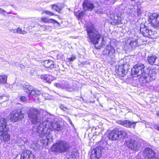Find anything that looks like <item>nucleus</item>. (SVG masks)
I'll list each match as a JSON object with an SVG mask.
<instances>
[{"label": "nucleus", "instance_id": "1", "mask_svg": "<svg viewBox=\"0 0 159 159\" xmlns=\"http://www.w3.org/2000/svg\"><path fill=\"white\" fill-rule=\"evenodd\" d=\"M131 75L133 77L141 76L139 79V82L145 84L154 80L156 74L154 70L149 71L148 67H145L143 64L138 63L135 65L131 69Z\"/></svg>", "mask_w": 159, "mask_h": 159}, {"label": "nucleus", "instance_id": "2", "mask_svg": "<svg viewBox=\"0 0 159 159\" xmlns=\"http://www.w3.org/2000/svg\"><path fill=\"white\" fill-rule=\"evenodd\" d=\"M28 116L32 123L34 125L39 122H40V124L44 122V121H46L48 117L50 116L46 111H39L34 108L29 110Z\"/></svg>", "mask_w": 159, "mask_h": 159}, {"label": "nucleus", "instance_id": "3", "mask_svg": "<svg viewBox=\"0 0 159 159\" xmlns=\"http://www.w3.org/2000/svg\"><path fill=\"white\" fill-rule=\"evenodd\" d=\"M61 126L58 123L53 124L52 120L49 117H48L46 121L39 124L38 126V131L40 133H43L44 130H47L48 129H51V132L53 129L59 131L61 129Z\"/></svg>", "mask_w": 159, "mask_h": 159}, {"label": "nucleus", "instance_id": "4", "mask_svg": "<svg viewBox=\"0 0 159 159\" xmlns=\"http://www.w3.org/2000/svg\"><path fill=\"white\" fill-rule=\"evenodd\" d=\"M86 30L88 37L92 43L93 44H97L99 42L101 34L91 23L88 24L87 25Z\"/></svg>", "mask_w": 159, "mask_h": 159}, {"label": "nucleus", "instance_id": "5", "mask_svg": "<svg viewBox=\"0 0 159 159\" xmlns=\"http://www.w3.org/2000/svg\"><path fill=\"white\" fill-rule=\"evenodd\" d=\"M115 49L110 44L106 47L103 53V58L105 61L112 63L115 60Z\"/></svg>", "mask_w": 159, "mask_h": 159}, {"label": "nucleus", "instance_id": "6", "mask_svg": "<svg viewBox=\"0 0 159 159\" xmlns=\"http://www.w3.org/2000/svg\"><path fill=\"white\" fill-rule=\"evenodd\" d=\"M127 135V134L125 131H120L118 129H115L109 132L108 137L110 140L115 141L123 139Z\"/></svg>", "mask_w": 159, "mask_h": 159}, {"label": "nucleus", "instance_id": "7", "mask_svg": "<svg viewBox=\"0 0 159 159\" xmlns=\"http://www.w3.org/2000/svg\"><path fill=\"white\" fill-rule=\"evenodd\" d=\"M38 126L36 128H34L33 129V131H35L38 133L41 136L40 140L43 144L48 145L49 143L52 142V135L51 134V129H48L47 130H44V133L43 134L40 133L38 131Z\"/></svg>", "mask_w": 159, "mask_h": 159}, {"label": "nucleus", "instance_id": "8", "mask_svg": "<svg viewBox=\"0 0 159 159\" xmlns=\"http://www.w3.org/2000/svg\"><path fill=\"white\" fill-rule=\"evenodd\" d=\"M70 148V144L64 141H61L57 143L52 147L53 151L60 153L67 151Z\"/></svg>", "mask_w": 159, "mask_h": 159}, {"label": "nucleus", "instance_id": "9", "mask_svg": "<svg viewBox=\"0 0 159 159\" xmlns=\"http://www.w3.org/2000/svg\"><path fill=\"white\" fill-rule=\"evenodd\" d=\"M24 91L27 93L29 97H36L40 94V92L29 84H24L22 86Z\"/></svg>", "mask_w": 159, "mask_h": 159}, {"label": "nucleus", "instance_id": "10", "mask_svg": "<svg viewBox=\"0 0 159 159\" xmlns=\"http://www.w3.org/2000/svg\"><path fill=\"white\" fill-rule=\"evenodd\" d=\"M127 146L131 150L138 151L140 150L141 143L139 140L134 139H129L126 141Z\"/></svg>", "mask_w": 159, "mask_h": 159}, {"label": "nucleus", "instance_id": "11", "mask_svg": "<svg viewBox=\"0 0 159 159\" xmlns=\"http://www.w3.org/2000/svg\"><path fill=\"white\" fill-rule=\"evenodd\" d=\"M21 109H18L12 111L10 114L9 117L12 122H16L21 120L24 117V115L22 113Z\"/></svg>", "mask_w": 159, "mask_h": 159}, {"label": "nucleus", "instance_id": "12", "mask_svg": "<svg viewBox=\"0 0 159 159\" xmlns=\"http://www.w3.org/2000/svg\"><path fill=\"white\" fill-rule=\"evenodd\" d=\"M148 23L154 28H159V16L157 13L150 15L148 20Z\"/></svg>", "mask_w": 159, "mask_h": 159}, {"label": "nucleus", "instance_id": "13", "mask_svg": "<svg viewBox=\"0 0 159 159\" xmlns=\"http://www.w3.org/2000/svg\"><path fill=\"white\" fill-rule=\"evenodd\" d=\"M143 154L145 159H159L155 152L150 148H145L143 151Z\"/></svg>", "mask_w": 159, "mask_h": 159}, {"label": "nucleus", "instance_id": "14", "mask_svg": "<svg viewBox=\"0 0 159 159\" xmlns=\"http://www.w3.org/2000/svg\"><path fill=\"white\" fill-rule=\"evenodd\" d=\"M102 148L100 146L93 149L91 151V159H98L101 156Z\"/></svg>", "mask_w": 159, "mask_h": 159}, {"label": "nucleus", "instance_id": "15", "mask_svg": "<svg viewBox=\"0 0 159 159\" xmlns=\"http://www.w3.org/2000/svg\"><path fill=\"white\" fill-rule=\"evenodd\" d=\"M54 85L57 88L65 89L69 92L72 91L74 90L73 86L70 85L69 84L64 82L60 84L56 83L54 84Z\"/></svg>", "mask_w": 159, "mask_h": 159}, {"label": "nucleus", "instance_id": "16", "mask_svg": "<svg viewBox=\"0 0 159 159\" xmlns=\"http://www.w3.org/2000/svg\"><path fill=\"white\" fill-rule=\"evenodd\" d=\"M127 64H126L120 65L116 71V73L118 75L121 77L125 75L128 70V68H127Z\"/></svg>", "mask_w": 159, "mask_h": 159}, {"label": "nucleus", "instance_id": "17", "mask_svg": "<svg viewBox=\"0 0 159 159\" xmlns=\"http://www.w3.org/2000/svg\"><path fill=\"white\" fill-rule=\"evenodd\" d=\"M140 30L143 36L151 38V36L152 34V31L151 30L148 29L147 27H145L143 24L141 25Z\"/></svg>", "mask_w": 159, "mask_h": 159}, {"label": "nucleus", "instance_id": "18", "mask_svg": "<svg viewBox=\"0 0 159 159\" xmlns=\"http://www.w3.org/2000/svg\"><path fill=\"white\" fill-rule=\"evenodd\" d=\"M137 122H132L128 120H119L117 121L118 124L127 128L133 127L134 128L135 124Z\"/></svg>", "mask_w": 159, "mask_h": 159}, {"label": "nucleus", "instance_id": "19", "mask_svg": "<svg viewBox=\"0 0 159 159\" xmlns=\"http://www.w3.org/2000/svg\"><path fill=\"white\" fill-rule=\"evenodd\" d=\"M20 159H35L31 152L28 150L24 151L20 155Z\"/></svg>", "mask_w": 159, "mask_h": 159}, {"label": "nucleus", "instance_id": "20", "mask_svg": "<svg viewBox=\"0 0 159 159\" xmlns=\"http://www.w3.org/2000/svg\"><path fill=\"white\" fill-rule=\"evenodd\" d=\"M9 128L7 126V120L4 118H0V131H8Z\"/></svg>", "mask_w": 159, "mask_h": 159}, {"label": "nucleus", "instance_id": "21", "mask_svg": "<svg viewBox=\"0 0 159 159\" xmlns=\"http://www.w3.org/2000/svg\"><path fill=\"white\" fill-rule=\"evenodd\" d=\"M40 78L43 81L48 83H50L54 78L53 76L49 74L41 75Z\"/></svg>", "mask_w": 159, "mask_h": 159}, {"label": "nucleus", "instance_id": "22", "mask_svg": "<svg viewBox=\"0 0 159 159\" xmlns=\"http://www.w3.org/2000/svg\"><path fill=\"white\" fill-rule=\"evenodd\" d=\"M7 131H0V136L2 137V139L5 143H9L10 136V134H7Z\"/></svg>", "mask_w": 159, "mask_h": 159}, {"label": "nucleus", "instance_id": "23", "mask_svg": "<svg viewBox=\"0 0 159 159\" xmlns=\"http://www.w3.org/2000/svg\"><path fill=\"white\" fill-rule=\"evenodd\" d=\"M83 7L84 10H92L94 7L93 4L87 0H85L84 1Z\"/></svg>", "mask_w": 159, "mask_h": 159}, {"label": "nucleus", "instance_id": "24", "mask_svg": "<svg viewBox=\"0 0 159 159\" xmlns=\"http://www.w3.org/2000/svg\"><path fill=\"white\" fill-rule=\"evenodd\" d=\"M42 63L46 67L52 69L54 67V62L52 60H46L43 61Z\"/></svg>", "mask_w": 159, "mask_h": 159}, {"label": "nucleus", "instance_id": "25", "mask_svg": "<svg viewBox=\"0 0 159 159\" xmlns=\"http://www.w3.org/2000/svg\"><path fill=\"white\" fill-rule=\"evenodd\" d=\"M157 57L155 55L151 54L148 56L147 60L148 62L151 65H153L155 63Z\"/></svg>", "mask_w": 159, "mask_h": 159}, {"label": "nucleus", "instance_id": "26", "mask_svg": "<svg viewBox=\"0 0 159 159\" xmlns=\"http://www.w3.org/2000/svg\"><path fill=\"white\" fill-rule=\"evenodd\" d=\"M40 22H43L45 23H58L56 21L52 19H49L48 18L46 17H42L40 20H39Z\"/></svg>", "mask_w": 159, "mask_h": 159}, {"label": "nucleus", "instance_id": "27", "mask_svg": "<svg viewBox=\"0 0 159 159\" xmlns=\"http://www.w3.org/2000/svg\"><path fill=\"white\" fill-rule=\"evenodd\" d=\"M128 42L132 48H134L139 45L137 40L136 39L130 38L128 40Z\"/></svg>", "mask_w": 159, "mask_h": 159}, {"label": "nucleus", "instance_id": "28", "mask_svg": "<svg viewBox=\"0 0 159 159\" xmlns=\"http://www.w3.org/2000/svg\"><path fill=\"white\" fill-rule=\"evenodd\" d=\"M74 14L78 19L80 20L83 17L84 12L82 11L79 10L77 12H75Z\"/></svg>", "mask_w": 159, "mask_h": 159}, {"label": "nucleus", "instance_id": "29", "mask_svg": "<svg viewBox=\"0 0 159 159\" xmlns=\"http://www.w3.org/2000/svg\"><path fill=\"white\" fill-rule=\"evenodd\" d=\"M7 76L5 75H0V83L5 84L7 82Z\"/></svg>", "mask_w": 159, "mask_h": 159}, {"label": "nucleus", "instance_id": "30", "mask_svg": "<svg viewBox=\"0 0 159 159\" xmlns=\"http://www.w3.org/2000/svg\"><path fill=\"white\" fill-rule=\"evenodd\" d=\"M42 96L47 100H52L53 98V96L49 95L47 93H42Z\"/></svg>", "mask_w": 159, "mask_h": 159}, {"label": "nucleus", "instance_id": "31", "mask_svg": "<svg viewBox=\"0 0 159 159\" xmlns=\"http://www.w3.org/2000/svg\"><path fill=\"white\" fill-rule=\"evenodd\" d=\"M114 23H119L120 21V16H117L116 14L114 15Z\"/></svg>", "mask_w": 159, "mask_h": 159}, {"label": "nucleus", "instance_id": "32", "mask_svg": "<svg viewBox=\"0 0 159 159\" xmlns=\"http://www.w3.org/2000/svg\"><path fill=\"white\" fill-rule=\"evenodd\" d=\"M51 7L52 9L58 12H59L61 9V7L59 6L57 4L51 5Z\"/></svg>", "mask_w": 159, "mask_h": 159}, {"label": "nucleus", "instance_id": "33", "mask_svg": "<svg viewBox=\"0 0 159 159\" xmlns=\"http://www.w3.org/2000/svg\"><path fill=\"white\" fill-rule=\"evenodd\" d=\"M16 32L20 34H25L26 33V32L25 30H23L21 29L20 28H17L16 30Z\"/></svg>", "mask_w": 159, "mask_h": 159}, {"label": "nucleus", "instance_id": "34", "mask_svg": "<svg viewBox=\"0 0 159 159\" xmlns=\"http://www.w3.org/2000/svg\"><path fill=\"white\" fill-rule=\"evenodd\" d=\"M0 13H1L3 14V15L5 16H6V13H7V14H12L14 15H16V14H13V13H12L11 12H7L5 11L4 10H3L1 8H0Z\"/></svg>", "mask_w": 159, "mask_h": 159}, {"label": "nucleus", "instance_id": "35", "mask_svg": "<svg viewBox=\"0 0 159 159\" xmlns=\"http://www.w3.org/2000/svg\"><path fill=\"white\" fill-rule=\"evenodd\" d=\"M43 13H44L46 14L49 15L50 16H53L54 15V14L52 12L49 11H43L42 13L43 14Z\"/></svg>", "mask_w": 159, "mask_h": 159}, {"label": "nucleus", "instance_id": "36", "mask_svg": "<svg viewBox=\"0 0 159 159\" xmlns=\"http://www.w3.org/2000/svg\"><path fill=\"white\" fill-rule=\"evenodd\" d=\"M76 58V57L74 56H72L71 57L68 59V61L71 63V62L74 61Z\"/></svg>", "mask_w": 159, "mask_h": 159}, {"label": "nucleus", "instance_id": "37", "mask_svg": "<svg viewBox=\"0 0 159 159\" xmlns=\"http://www.w3.org/2000/svg\"><path fill=\"white\" fill-rule=\"evenodd\" d=\"M69 155L70 157L72 158H74L75 157V152H70L69 153Z\"/></svg>", "mask_w": 159, "mask_h": 159}, {"label": "nucleus", "instance_id": "38", "mask_svg": "<svg viewBox=\"0 0 159 159\" xmlns=\"http://www.w3.org/2000/svg\"><path fill=\"white\" fill-rule=\"evenodd\" d=\"M57 57L58 58H60L62 60H64L65 59V57L64 55L61 54L58 55Z\"/></svg>", "mask_w": 159, "mask_h": 159}, {"label": "nucleus", "instance_id": "39", "mask_svg": "<svg viewBox=\"0 0 159 159\" xmlns=\"http://www.w3.org/2000/svg\"><path fill=\"white\" fill-rule=\"evenodd\" d=\"M20 100L23 102H25L26 101L27 99L25 96H23L20 98Z\"/></svg>", "mask_w": 159, "mask_h": 159}, {"label": "nucleus", "instance_id": "40", "mask_svg": "<svg viewBox=\"0 0 159 159\" xmlns=\"http://www.w3.org/2000/svg\"><path fill=\"white\" fill-rule=\"evenodd\" d=\"M60 108L61 110L63 111H65L66 109V108L64 107L62 105H61L60 106Z\"/></svg>", "mask_w": 159, "mask_h": 159}, {"label": "nucleus", "instance_id": "41", "mask_svg": "<svg viewBox=\"0 0 159 159\" xmlns=\"http://www.w3.org/2000/svg\"><path fill=\"white\" fill-rule=\"evenodd\" d=\"M137 13L138 15H141V11L140 8H138L137 9Z\"/></svg>", "mask_w": 159, "mask_h": 159}, {"label": "nucleus", "instance_id": "42", "mask_svg": "<svg viewBox=\"0 0 159 159\" xmlns=\"http://www.w3.org/2000/svg\"><path fill=\"white\" fill-rule=\"evenodd\" d=\"M3 97L4 96L3 95L2 96H0V100H1L2 102L5 101V100H3Z\"/></svg>", "mask_w": 159, "mask_h": 159}, {"label": "nucleus", "instance_id": "43", "mask_svg": "<svg viewBox=\"0 0 159 159\" xmlns=\"http://www.w3.org/2000/svg\"><path fill=\"white\" fill-rule=\"evenodd\" d=\"M9 30L10 32H12L14 33H15L16 32V30L13 29H10Z\"/></svg>", "mask_w": 159, "mask_h": 159}, {"label": "nucleus", "instance_id": "44", "mask_svg": "<svg viewBox=\"0 0 159 159\" xmlns=\"http://www.w3.org/2000/svg\"><path fill=\"white\" fill-rule=\"evenodd\" d=\"M20 67L21 68H24V66L23 65H20Z\"/></svg>", "mask_w": 159, "mask_h": 159}, {"label": "nucleus", "instance_id": "45", "mask_svg": "<svg viewBox=\"0 0 159 159\" xmlns=\"http://www.w3.org/2000/svg\"><path fill=\"white\" fill-rule=\"evenodd\" d=\"M157 115L159 117V111H157Z\"/></svg>", "mask_w": 159, "mask_h": 159}, {"label": "nucleus", "instance_id": "46", "mask_svg": "<svg viewBox=\"0 0 159 159\" xmlns=\"http://www.w3.org/2000/svg\"><path fill=\"white\" fill-rule=\"evenodd\" d=\"M103 12V11H99V13H102Z\"/></svg>", "mask_w": 159, "mask_h": 159}, {"label": "nucleus", "instance_id": "47", "mask_svg": "<svg viewBox=\"0 0 159 159\" xmlns=\"http://www.w3.org/2000/svg\"><path fill=\"white\" fill-rule=\"evenodd\" d=\"M157 128H158V130H159V126Z\"/></svg>", "mask_w": 159, "mask_h": 159}]
</instances>
